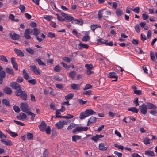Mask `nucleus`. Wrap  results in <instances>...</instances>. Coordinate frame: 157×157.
Listing matches in <instances>:
<instances>
[{
  "instance_id": "nucleus-48",
  "label": "nucleus",
  "mask_w": 157,
  "mask_h": 157,
  "mask_svg": "<svg viewBox=\"0 0 157 157\" xmlns=\"http://www.w3.org/2000/svg\"><path fill=\"white\" fill-rule=\"evenodd\" d=\"M90 39V37L87 35L84 36L82 39V40L83 41H87Z\"/></svg>"
},
{
  "instance_id": "nucleus-37",
  "label": "nucleus",
  "mask_w": 157,
  "mask_h": 157,
  "mask_svg": "<svg viewBox=\"0 0 157 157\" xmlns=\"http://www.w3.org/2000/svg\"><path fill=\"white\" fill-rule=\"evenodd\" d=\"M73 94L71 93L65 96V98L66 100L70 99H71L73 97Z\"/></svg>"
},
{
  "instance_id": "nucleus-30",
  "label": "nucleus",
  "mask_w": 157,
  "mask_h": 157,
  "mask_svg": "<svg viewBox=\"0 0 157 157\" xmlns=\"http://www.w3.org/2000/svg\"><path fill=\"white\" fill-rule=\"evenodd\" d=\"M2 103L7 107H10L9 101L6 99H4L2 101Z\"/></svg>"
},
{
  "instance_id": "nucleus-32",
  "label": "nucleus",
  "mask_w": 157,
  "mask_h": 157,
  "mask_svg": "<svg viewBox=\"0 0 157 157\" xmlns=\"http://www.w3.org/2000/svg\"><path fill=\"white\" fill-rule=\"evenodd\" d=\"M81 136L78 135H74L72 136V140L73 141L76 142L78 140L81 138Z\"/></svg>"
},
{
  "instance_id": "nucleus-15",
  "label": "nucleus",
  "mask_w": 157,
  "mask_h": 157,
  "mask_svg": "<svg viewBox=\"0 0 157 157\" xmlns=\"http://www.w3.org/2000/svg\"><path fill=\"white\" fill-rule=\"evenodd\" d=\"M3 92L8 95H11L12 93V90L11 89L7 86L4 88L3 90Z\"/></svg>"
},
{
  "instance_id": "nucleus-21",
  "label": "nucleus",
  "mask_w": 157,
  "mask_h": 157,
  "mask_svg": "<svg viewBox=\"0 0 157 157\" xmlns=\"http://www.w3.org/2000/svg\"><path fill=\"white\" fill-rule=\"evenodd\" d=\"M82 48H84L87 49L89 48V45L86 44H82L81 43H80L78 45V48L79 49H81Z\"/></svg>"
},
{
  "instance_id": "nucleus-36",
  "label": "nucleus",
  "mask_w": 157,
  "mask_h": 157,
  "mask_svg": "<svg viewBox=\"0 0 157 157\" xmlns=\"http://www.w3.org/2000/svg\"><path fill=\"white\" fill-rule=\"evenodd\" d=\"M76 74V73L75 71H71L70 72L69 76L71 78L73 79Z\"/></svg>"
},
{
  "instance_id": "nucleus-61",
  "label": "nucleus",
  "mask_w": 157,
  "mask_h": 157,
  "mask_svg": "<svg viewBox=\"0 0 157 157\" xmlns=\"http://www.w3.org/2000/svg\"><path fill=\"white\" fill-rule=\"evenodd\" d=\"M56 87L60 89L63 90V85L61 84H56Z\"/></svg>"
},
{
  "instance_id": "nucleus-49",
  "label": "nucleus",
  "mask_w": 157,
  "mask_h": 157,
  "mask_svg": "<svg viewBox=\"0 0 157 157\" xmlns=\"http://www.w3.org/2000/svg\"><path fill=\"white\" fill-rule=\"evenodd\" d=\"M47 36L48 37L52 38L55 37V34L54 33L49 32L48 33Z\"/></svg>"
},
{
  "instance_id": "nucleus-64",
  "label": "nucleus",
  "mask_w": 157,
  "mask_h": 157,
  "mask_svg": "<svg viewBox=\"0 0 157 157\" xmlns=\"http://www.w3.org/2000/svg\"><path fill=\"white\" fill-rule=\"evenodd\" d=\"M63 60L64 61H66L68 63H70L71 60L68 57H64L63 59Z\"/></svg>"
},
{
  "instance_id": "nucleus-6",
  "label": "nucleus",
  "mask_w": 157,
  "mask_h": 157,
  "mask_svg": "<svg viewBox=\"0 0 157 157\" xmlns=\"http://www.w3.org/2000/svg\"><path fill=\"white\" fill-rule=\"evenodd\" d=\"M10 38L13 40H17L19 38V35L16 34L13 31L9 34Z\"/></svg>"
},
{
  "instance_id": "nucleus-45",
  "label": "nucleus",
  "mask_w": 157,
  "mask_h": 157,
  "mask_svg": "<svg viewBox=\"0 0 157 157\" xmlns=\"http://www.w3.org/2000/svg\"><path fill=\"white\" fill-rule=\"evenodd\" d=\"M131 10L135 13L137 14L139 13L140 12V8L139 7H136L134 9L132 8Z\"/></svg>"
},
{
  "instance_id": "nucleus-10",
  "label": "nucleus",
  "mask_w": 157,
  "mask_h": 157,
  "mask_svg": "<svg viewBox=\"0 0 157 157\" xmlns=\"http://www.w3.org/2000/svg\"><path fill=\"white\" fill-rule=\"evenodd\" d=\"M116 73L114 71L110 72L108 75V77L110 78H115V79L113 80V81H116L118 78V76L117 75Z\"/></svg>"
},
{
  "instance_id": "nucleus-51",
  "label": "nucleus",
  "mask_w": 157,
  "mask_h": 157,
  "mask_svg": "<svg viewBox=\"0 0 157 157\" xmlns=\"http://www.w3.org/2000/svg\"><path fill=\"white\" fill-rule=\"evenodd\" d=\"M44 18L48 21H50L53 18L52 16L48 15H46L44 16Z\"/></svg>"
},
{
  "instance_id": "nucleus-47",
  "label": "nucleus",
  "mask_w": 157,
  "mask_h": 157,
  "mask_svg": "<svg viewBox=\"0 0 157 157\" xmlns=\"http://www.w3.org/2000/svg\"><path fill=\"white\" fill-rule=\"evenodd\" d=\"M13 121L17 125H19L21 126H24L25 125V124L24 123L20 121H17L15 120H13Z\"/></svg>"
},
{
  "instance_id": "nucleus-39",
  "label": "nucleus",
  "mask_w": 157,
  "mask_h": 157,
  "mask_svg": "<svg viewBox=\"0 0 157 157\" xmlns=\"http://www.w3.org/2000/svg\"><path fill=\"white\" fill-rule=\"evenodd\" d=\"M98 134H96L95 135L93 136L91 138V139L94 142H97V141L99 140L98 137L97 136Z\"/></svg>"
},
{
  "instance_id": "nucleus-29",
  "label": "nucleus",
  "mask_w": 157,
  "mask_h": 157,
  "mask_svg": "<svg viewBox=\"0 0 157 157\" xmlns=\"http://www.w3.org/2000/svg\"><path fill=\"white\" fill-rule=\"evenodd\" d=\"M128 110L136 113H137L139 111L138 109L135 107H130L128 109Z\"/></svg>"
},
{
  "instance_id": "nucleus-42",
  "label": "nucleus",
  "mask_w": 157,
  "mask_h": 157,
  "mask_svg": "<svg viewBox=\"0 0 157 157\" xmlns=\"http://www.w3.org/2000/svg\"><path fill=\"white\" fill-rule=\"evenodd\" d=\"M0 60L6 62H8V60L6 57L2 55L0 56Z\"/></svg>"
},
{
  "instance_id": "nucleus-55",
  "label": "nucleus",
  "mask_w": 157,
  "mask_h": 157,
  "mask_svg": "<svg viewBox=\"0 0 157 157\" xmlns=\"http://www.w3.org/2000/svg\"><path fill=\"white\" fill-rule=\"evenodd\" d=\"M92 87V86L90 84H87L86 85L85 88L83 89V90L90 89Z\"/></svg>"
},
{
  "instance_id": "nucleus-12",
  "label": "nucleus",
  "mask_w": 157,
  "mask_h": 157,
  "mask_svg": "<svg viewBox=\"0 0 157 157\" xmlns=\"http://www.w3.org/2000/svg\"><path fill=\"white\" fill-rule=\"evenodd\" d=\"M145 155L148 156L149 157H153L155 156V154L154 152L151 150L146 151L144 153Z\"/></svg>"
},
{
  "instance_id": "nucleus-52",
  "label": "nucleus",
  "mask_w": 157,
  "mask_h": 157,
  "mask_svg": "<svg viewBox=\"0 0 157 157\" xmlns=\"http://www.w3.org/2000/svg\"><path fill=\"white\" fill-rule=\"evenodd\" d=\"M85 67L87 69V70H91L94 68L92 64H86Z\"/></svg>"
},
{
  "instance_id": "nucleus-19",
  "label": "nucleus",
  "mask_w": 157,
  "mask_h": 157,
  "mask_svg": "<svg viewBox=\"0 0 157 157\" xmlns=\"http://www.w3.org/2000/svg\"><path fill=\"white\" fill-rule=\"evenodd\" d=\"M146 106L149 109H155L157 108L156 106L154 104L150 102L147 103Z\"/></svg>"
},
{
  "instance_id": "nucleus-25",
  "label": "nucleus",
  "mask_w": 157,
  "mask_h": 157,
  "mask_svg": "<svg viewBox=\"0 0 157 157\" xmlns=\"http://www.w3.org/2000/svg\"><path fill=\"white\" fill-rule=\"evenodd\" d=\"M77 127L78 129V132H80L83 131H87L88 129V128L87 127H82L78 126Z\"/></svg>"
},
{
  "instance_id": "nucleus-18",
  "label": "nucleus",
  "mask_w": 157,
  "mask_h": 157,
  "mask_svg": "<svg viewBox=\"0 0 157 157\" xmlns=\"http://www.w3.org/2000/svg\"><path fill=\"white\" fill-rule=\"evenodd\" d=\"M108 41L107 40H104L102 38L98 39L97 40V44L99 45H101L103 44H105Z\"/></svg>"
},
{
  "instance_id": "nucleus-7",
  "label": "nucleus",
  "mask_w": 157,
  "mask_h": 157,
  "mask_svg": "<svg viewBox=\"0 0 157 157\" xmlns=\"http://www.w3.org/2000/svg\"><path fill=\"white\" fill-rule=\"evenodd\" d=\"M10 86L13 89L17 90L16 91L21 89L20 85L17 82H11L10 83Z\"/></svg>"
},
{
  "instance_id": "nucleus-46",
  "label": "nucleus",
  "mask_w": 157,
  "mask_h": 157,
  "mask_svg": "<svg viewBox=\"0 0 157 157\" xmlns=\"http://www.w3.org/2000/svg\"><path fill=\"white\" fill-rule=\"evenodd\" d=\"M26 50L29 53L31 54H33L35 52L34 50L31 48H27Z\"/></svg>"
},
{
  "instance_id": "nucleus-27",
  "label": "nucleus",
  "mask_w": 157,
  "mask_h": 157,
  "mask_svg": "<svg viewBox=\"0 0 157 157\" xmlns=\"http://www.w3.org/2000/svg\"><path fill=\"white\" fill-rule=\"evenodd\" d=\"M64 19L65 21L70 22L73 20V17L68 14Z\"/></svg>"
},
{
  "instance_id": "nucleus-11",
  "label": "nucleus",
  "mask_w": 157,
  "mask_h": 157,
  "mask_svg": "<svg viewBox=\"0 0 157 157\" xmlns=\"http://www.w3.org/2000/svg\"><path fill=\"white\" fill-rule=\"evenodd\" d=\"M11 62L13 67L16 70H18V65L16 62L15 58L14 57H12L11 59Z\"/></svg>"
},
{
  "instance_id": "nucleus-33",
  "label": "nucleus",
  "mask_w": 157,
  "mask_h": 157,
  "mask_svg": "<svg viewBox=\"0 0 157 157\" xmlns=\"http://www.w3.org/2000/svg\"><path fill=\"white\" fill-rule=\"evenodd\" d=\"M116 13L117 16L118 17L121 16L123 14L122 10L120 9H117L116 10Z\"/></svg>"
},
{
  "instance_id": "nucleus-57",
  "label": "nucleus",
  "mask_w": 157,
  "mask_h": 157,
  "mask_svg": "<svg viewBox=\"0 0 157 157\" xmlns=\"http://www.w3.org/2000/svg\"><path fill=\"white\" fill-rule=\"evenodd\" d=\"M54 70L56 72H59L60 71L61 69L59 65H57L55 67Z\"/></svg>"
},
{
  "instance_id": "nucleus-35",
  "label": "nucleus",
  "mask_w": 157,
  "mask_h": 157,
  "mask_svg": "<svg viewBox=\"0 0 157 157\" xmlns=\"http://www.w3.org/2000/svg\"><path fill=\"white\" fill-rule=\"evenodd\" d=\"M143 143L145 145H147L150 143V140L147 137L143 139Z\"/></svg>"
},
{
  "instance_id": "nucleus-2",
  "label": "nucleus",
  "mask_w": 157,
  "mask_h": 157,
  "mask_svg": "<svg viewBox=\"0 0 157 157\" xmlns=\"http://www.w3.org/2000/svg\"><path fill=\"white\" fill-rule=\"evenodd\" d=\"M20 108L21 110L26 113L29 112L28 105L26 102L21 103L20 104Z\"/></svg>"
},
{
  "instance_id": "nucleus-5",
  "label": "nucleus",
  "mask_w": 157,
  "mask_h": 157,
  "mask_svg": "<svg viewBox=\"0 0 157 157\" xmlns=\"http://www.w3.org/2000/svg\"><path fill=\"white\" fill-rule=\"evenodd\" d=\"M139 108L142 114L145 115L147 113V108L145 104L143 103L142 105L139 106Z\"/></svg>"
},
{
  "instance_id": "nucleus-14",
  "label": "nucleus",
  "mask_w": 157,
  "mask_h": 157,
  "mask_svg": "<svg viewBox=\"0 0 157 157\" xmlns=\"http://www.w3.org/2000/svg\"><path fill=\"white\" fill-rule=\"evenodd\" d=\"M96 121V118L94 117H91L88 120L87 122V126H89L91 124L95 122Z\"/></svg>"
},
{
  "instance_id": "nucleus-34",
  "label": "nucleus",
  "mask_w": 157,
  "mask_h": 157,
  "mask_svg": "<svg viewBox=\"0 0 157 157\" xmlns=\"http://www.w3.org/2000/svg\"><path fill=\"white\" fill-rule=\"evenodd\" d=\"M35 61L37 62L39 65H41V66H45L46 64L45 63L43 62L42 60H41L40 59H35Z\"/></svg>"
},
{
  "instance_id": "nucleus-4",
  "label": "nucleus",
  "mask_w": 157,
  "mask_h": 157,
  "mask_svg": "<svg viewBox=\"0 0 157 157\" xmlns=\"http://www.w3.org/2000/svg\"><path fill=\"white\" fill-rule=\"evenodd\" d=\"M67 123L63 120L60 121L55 124V127L58 129H60L63 128L65 125H66Z\"/></svg>"
},
{
  "instance_id": "nucleus-13",
  "label": "nucleus",
  "mask_w": 157,
  "mask_h": 157,
  "mask_svg": "<svg viewBox=\"0 0 157 157\" xmlns=\"http://www.w3.org/2000/svg\"><path fill=\"white\" fill-rule=\"evenodd\" d=\"M14 50L15 53L18 56L21 57L24 56V53L21 50L16 48H14Z\"/></svg>"
},
{
  "instance_id": "nucleus-8",
  "label": "nucleus",
  "mask_w": 157,
  "mask_h": 157,
  "mask_svg": "<svg viewBox=\"0 0 157 157\" xmlns=\"http://www.w3.org/2000/svg\"><path fill=\"white\" fill-rule=\"evenodd\" d=\"M31 70L34 72L36 75L40 74V72L39 71V68L36 65H31L29 67Z\"/></svg>"
},
{
  "instance_id": "nucleus-23",
  "label": "nucleus",
  "mask_w": 157,
  "mask_h": 157,
  "mask_svg": "<svg viewBox=\"0 0 157 157\" xmlns=\"http://www.w3.org/2000/svg\"><path fill=\"white\" fill-rule=\"evenodd\" d=\"M1 141L3 144L6 145L11 146L12 145V143L10 140H8L5 141L4 139H2L1 140Z\"/></svg>"
},
{
  "instance_id": "nucleus-26",
  "label": "nucleus",
  "mask_w": 157,
  "mask_h": 157,
  "mask_svg": "<svg viewBox=\"0 0 157 157\" xmlns=\"http://www.w3.org/2000/svg\"><path fill=\"white\" fill-rule=\"evenodd\" d=\"M33 31V35L35 36H37L40 33V30L36 28H34L32 30Z\"/></svg>"
},
{
  "instance_id": "nucleus-3",
  "label": "nucleus",
  "mask_w": 157,
  "mask_h": 157,
  "mask_svg": "<svg viewBox=\"0 0 157 157\" xmlns=\"http://www.w3.org/2000/svg\"><path fill=\"white\" fill-rule=\"evenodd\" d=\"M32 29H27L24 33V37L26 39H29L31 38L30 34L32 32Z\"/></svg>"
},
{
  "instance_id": "nucleus-50",
  "label": "nucleus",
  "mask_w": 157,
  "mask_h": 157,
  "mask_svg": "<svg viewBox=\"0 0 157 157\" xmlns=\"http://www.w3.org/2000/svg\"><path fill=\"white\" fill-rule=\"evenodd\" d=\"M102 14V11L101 10H99L98 12V18L100 20L101 19Z\"/></svg>"
},
{
  "instance_id": "nucleus-17",
  "label": "nucleus",
  "mask_w": 157,
  "mask_h": 157,
  "mask_svg": "<svg viewBox=\"0 0 157 157\" xmlns=\"http://www.w3.org/2000/svg\"><path fill=\"white\" fill-rule=\"evenodd\" d=\"M22 74L23 77L26 80L31 78V77L29 76L28 73L26 72L25 69H23L22 71Z\"/></svg>"
},
{
  "instance_id": "nucleus-22",
  "label": "nucleus",
  "mask_w": 157,
  "mask_h": 157,
  "mask_svg": "<svg viewBox=\"0 0 157 157\" xmlns=\"http://www.w3.org/2000/svg\"><path fill=\"white\" fill-rule=\"evenodd\" d=\"M70 86L71 88L74 90H78L80 87L79 85L74 83L71 84Z\"/></svg>"
},
{
  "instance_id": "nucleus-63",
  "label": "nucleus",
  "mask_w": 157,
  "mask_h": 157,
  "mask_svg": "<svg viewBox=\"0 0 157 157\" xmlns=\"http://www.w3.org/2000/svg\"><path fill=\"white\" fill-rule=\"evenodd\" d=\"M50 127L49 126H48L47 127V128L45 129V131L46 133L48 135L50 134Z\"/></svg>"
},
{
  "instance_id": "nucleus-38",
  "label": "nucleus",
  "mask_w": 157,
  "mask_h": 157,
  "mask_svg": "<svg viewBox=\"0 0 157 157\" xmlns=\"http://www.w3.org/2000/svg\"><path fill=\"white\" fill-rule=\"evenodd\" d=\"M27 114L28 115H30L31 116V119L33 121L34 120V118L36 116L35 114L32 113L31 112L29 111V112H28L27 113Z\"/></svg>"
},
{
  "instance_id": "nucleus-59",
  "label": "nucleus",
  "mask_w": 157,
  "mask_h": 157,
  "mask_svg": "<svg viewBox=\"0 0 157 157\" xmlns=\"http://www.w3.org/2000/svg\"><path fill=\"white\" fill-rule=\"evenodd\" d=\"M60 63L62 65L63 67H64V68L67 69H68L71 67L70 66L68 65L67 64L63 62H61Z\"/></svg>"
},
{
  "instance_id": "nucleus-54",
  "label": "nucleus",
  "mask_w": 157,
  "mask_h": 157,
  "mask_svg": "<svg viewBox=\"0 0 157 157\" xmlns=\"http://www.w3.org/2000/svg\"><path fill=\"white\" fill-rule=\"evenodd\" d=\"M60 111L59 110L57 109H56V116L55 117V118H60V117H59L60 116L59 115L61 114L60 113Z\"/></svg>"
},
{
  "instance_id": "nucleus-62",
  "label": "nucleus",
  "mask_w": 157,
  "mask_h": 157,
  "mask_svg": "<svg viewBox=\"0 0 157 157\" xmlns=\"http://www.w3.org/2000/svg\"><path fill=\"white\" fill-rule=\"evenodd\" d=\"M75 126V124L74 123H71L68 126L67 129L68 130H71L74 128Z\"/></svg>"
},
{
  "instance_id": "nucleus-9",
  "label": "nucleus",
  "mask_w": 157,
  "mask_h": 157,
  "mask_svg": "<svg viewBox=\"0 0 157 157\" xmlns=\"http://www.w3.org/2000/svg\"><path fill=\"white\" fill-rule=\"evenodd\" d=\"M46 123L45 121H42L38 126V127L41 131L44 132L45 131V129L46 128Z\"/></svg>"
},
{
  "instance_id": "nucleus-1",
  "label": "nucleus",
  "mask_w": 157,
  "mask_h": 157,
  "mask_svg": "<svg viewBox=\"0 0 157 157\" xmlns=\"http://www.w3.org/2000/svg\"><path fill=\"white\" fill-rule=\"evenodd\" d=\"M15 94L16 96H19L23 100L26 101L27 99V93L25 91H23L21 89L16 91Z\"/></svg>"
},
{
  "instance_id": "nucleus-43",
  "label": "nucleus",
  "mask_w": 157,
  "mask_h": 157,
  "mask_svg": "<svg viewBox=\"0 0 157 157\" xmlns=\"http://www.w3.org/2000/svg\"><path fill=\"white\" fill-rule=\"evenodd\" d=\"M19 9L21 10V13H23L25 11V6L23 5H20Z\"/></svg>"
},
{
  "instance_id": "nucleus-53",
  "label": "nucleus",
  "mask_w": 157,
  "mask_h": 157,
  "mask_svg": "<svg viewBox=\"0 0 157 157\" xmlns=\"http://www.w3.org/2000/svg\"><path fill=\"white\" fill-rule=\"evenodd\" d=\"M99 26H98L97 24H93L91 26V29L93 31H94L95 29Z\"/></svg>"
},
{
  "instance_id": "nucleus-44",
  "label": "nucleus",
  "mask_w": 157,
  "mask_h": 157,
  "mask_svg": "<svg viewBox=\"0 0 157 157\" xmlns=\"http://www.w3.org/2000/svg\"><path fill=\"white\" fill-rule=\"evenodd\" d=\"M150 56L152 61L153 62H155L156 59L155 57L154 54L152 52H150Z\"/></svg>"
},
{
  "instance_id": "nucleus-40",
  "label": "nucleus",
  "mask_w": 157,
  "mask_h": 157,
  "mask_svg": "<svg viewBox=\"0 0 157 157\" xmlns=\"http://www.w3.org/2000/svg\"><path fill=\"white\" fill-rule=\"evenodd\" d=\"M55 15L57 17V19L60 21H65L64 18H63L61 16L59 15V14L56 13Z\"/></svg>"
},
{
  "instance_id": "nucleus-20",
  "label": "nucleus",
  "mask_w": 157,
  "mask_h": 157,
  "mask_svg": "<svg viewBox=\"0 0 157 157\" xmlns=\"http://www.w3.org/2000/svg\"><path fill=\"white\" fill-rule=\"evenodd\" d=\"M98 148L99 150L101 151H105L106 150L108 147L105 146L103 143H101L99 145Z\"/></svg>"
},
{
  "instance_id": "nucleus-41",
  "label": "nucleus",
  "mask_w": 157,
  "mask_h": 157,
  "mask_svg": "<svg viewBox=\"0 0 157 157\" xmlns=\"http://www.w3.org/2000/svg\"><path fill=\"white\" fill-rule=\"evenodd\" d=\"M27 137L28 139L31 140L33 139V134L30 132H28L27 133Z\"/></svg>"
},
{
  "instance_id": "nucleus-31",
  "label": "nucleus",
  "mask_w": 157,
  "mask_h": 157,
  "mask_svg": "<svg viewBox=\"0 0 157 157\" xmlns=\"http://www.w3.org/2000/svg\"><path fill=\"white\" fill-rule=\"evenodd\" d=\"M87 117L88 116L86 114V113L85 111L81 112L79 115L80 118L81 119H84Z\"/></svg>"
},
{
  "instance_id": "nucleus-16",
  "label": "nucleus",
  "mask_w": 157,
  "mask_h": 157,
  "mask_svg": "<svg viewBox=\"0 0 157 157\" xmlns=\"http://www.w3.org/2000/svg\"><path fill=\"white\" fill-rule=\"evenodd\" d=\"M85 113L88 117L96 113V112L93 110L89 109H87L86 110Z\"/></svg>"
},
{
  "instance_id": "nucleus-24",
  "label": "nucleus",
  "mask_w": 157,
  "mask_h": 157,
  "mask_svg": "<svg viewBox=\"0 0 157 157\" xmlns=\"http://www.w3.org/2000/svg\"><path fill=\"white\" fill-rule=\"evenodd\" d=\"M6 71L7 73L12 76H13L14 75L13 71L11 68L7 67L6 69Z\"/></svg>"
},
{
  "instance_id": "nucleus-60",
  "label": "nucleus",
  "mask_w": 157,
  "mask_h": 157,
  "mask_svg": "<svg viewBox=\"0 0 157 157\" xmlns=\"http://www.w3.org/2000/svg\"><path fill=\"white\" fill-rule=\"evenodd\" d=\"M13 109L16 113H18L20 111V109L19 107L16 105L13 106Z\"/></svg>"
},
{
  "instance_id": "nucleus-56",
  "label": "nucleus",
  "mask_w": 157,
  "mask_h": 157,
  "mask_svg": "<svg viewBox=\"0 0 157 157\" xmlns=\"http://www.w3.org/2000/svg\"><path fill=\"white\" fill-rule=\"evenodd\" d=\"M135 29L137 33H139L140 32V26L138 24H136L135 25Z\"/></svg>"
},
{
  "instance_id": "nucleus-28",
  "label": "nucleus",
  "mask_w": 157,
  "mask_h": 157,
  "mask_svg": "<svg viewBox=\"0 0 157 157\" xmlns=\"http://www.w3.org/2000/svg\"><path fill=\"white\" fill-rule=\"evenodd\" d=\"M7 132L11 136L13 137H16L18 135L17 133L13 132L10 130H7Z\"/></svg>"
},
{
  "instance_id": "nucleus-58",
  "label": "nucleus",
  "mask_w": 157,
  "mask_h": 157,
  "mask_svg": "<svg viewBox=\"0 0 157 157\" xmlns=\"http://www.w3.org/2000/svg\"><path fill=\"white\" fill-rule=\"evenodd\" d=\"M78 101L79 104L80 105H84L86 104L87 102L86 100L85 101L83 100L82 99H79L78 100Z\"/></svg>"
}]
</instances>
